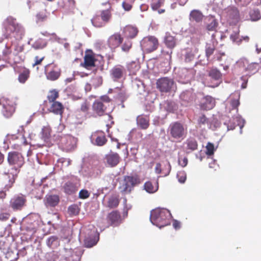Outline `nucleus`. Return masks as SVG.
I'll use <instances>...</instances> for the list:
<instances>
[{"label": "nucleus", "instance_id": "bb28decb", "mask_svg": "<svg viewBox=\"0 0 261 261\" xmlns=\"http://www.w3.org/2000/svg\"><path fill=\"white\" fill-rule=\"evenodd\" d=\"M119 204V200L117 196L115 195L111 196L108 202V206L110 207L113 208L117 206Z\"/></svg>", "mask_w": 261, "mask_h": 261}, {"label": "nucleus", "instance_id": "0e129e2a", "mask_svg": "<svg viewBox=\"0 0 261 261\" xmlns=\"http://www.w3.org/2000/svg\"><path fill=\"white\" fill-rule=\"evenodd\" d=\"M14 180H15L14 178L13 177V181L11 182V184L8 187H7V186H6L5 189H6L7 190H8L9 189L12 187L13 183L14 182Z\"/></svg>", "mask_w": 261, "mask_h": 261}, {"label": "nucleus", "instance_id": "4d7b16f0", "mask_svg": "<svg viewBox=\"0 0 261 261\" xmlns=\"http://www.w3.org/2000/svg\"><path fill=\"white\" fill-rule=\"evenodd\" d=\"M81 109L83 111H86L88 109V106L86 103H84L81 107Z\"/></svg>", "mask_w": 261, "mask_h": 261}, {"label": "nucleus", "instance_id": "f257e3e1", "mask_svg": "<svg viewBox=\"0 0 261 261\" xmlns=\"http://www.w3.org/2000/svg\"><path fill=\"white\" fill-rule=\"evenodd\" d=\"M7 162L9 165L12 166V170L14 172H10L9 170L5 171V174L11 173L14 176V174L16 175L19 172L20 169L24 163V160L21 153L13 151L8 153Z\"/></svg>", "mask_w": 261, "mask_h": 261}, {"label": "nucleus", "instance_id": "37998d69", "mask_svg": "<svg viewBox=\"0 0 261 261\" xmlns=\"http://www.w3.org/2000/svg\"><path fill=\"white\" fill-rule=\"evenodd\" d=\"M132 43L129 41H126L122 46V49L124 51H127L130 48Z\"/></svg>", "mask_w": 261, "mask_h": 261}, {"label": "nucleus", "instance_id": "b1692460", "mask_svg": "<svg viewBox=\"0 0 261 261\" xmlns=\"http://www.w3.org/2000/svg\"><path fill=\"white\" fill-rule=\"evenodd\" d=\"M76 142L77 140L75 138L70 135L66 136V143L68 144V150H72L74 149L76 147Z\"/></svg>", "mask_w": 261, "mask_h": 261}, {"label": "nucleus", "instance_id": "8fccbe9b", "mask_svg": "<svg viewBox=\"0 0 261 261\" xmlns=\"http://www.w3.org/2000/svg\"><path fill=\"white\" fill-rule=\"evenodd\" d=\"M11 53V49L7 46H6L5 49L3 51V54L5 56H8Z\"/></svg>", "mask_w": 261, "mask_h": 261}, {"label": "nucleus", "instance_id": "9d476101", "mask_svg": "<svg viewBox=\"0 0 261 261\" xmlns=\"http://www.w3.org/2000/svg\"><path fill=\"white\" fill-rule=\"evenodd\" d=\"M185 128L182 125L176 122L170 126V134L175 139L182 138L185 135Z\"/></svg>", "mask_w": 261, "mask_h": 261}, {"label": "nucleus", "instance_id": "5701e85b", "mask_svg": "<svg viewBox=\"0 0 261 261\" xmlns=\"http://www.w3.org/2000/svg\"><path fill=\"white\" fill-rule=\"evenodd\" d=\"M124 32L126 36L133 38L137 35L138 31L135 27L127 26L124 28Z\"/></svg>", "mask_w": 261, "mask_h": 261}, {"label": "nucleus", "instance_id": "9b49d317", "mask_svg": "<svg viewBox=\"0 0 261 261\" xmlns=\"http://www.w3.org/2000/svg\"><path fill=\"white\" fill-rule=\"evenodd\" d=\"M44 106L49 112L56 114L62 115L63 112V106L61 102L58 101L53 102Z\"/></svg>", "mask_w": 261, "mask_h": 261}, {"label": "nucleus", "instance_id": "39448f33", "mask_svg": "<svg viewBox=\"0 0 261 261\" xmlns=\"http://www.w3.org/2000/svg\"><path fill=\"white\" fill-rule=\"evenodd\" d=\"M156 85L157 88L161 92H167L174 91L176 89L173 81L167 77L161 78L158 80Z\"/></svg>", "mask_w": 261, "mask_h": 261}, {"label": "nucleus", "instance_id": "864d4df0", "mask_svg": "<svg viewBox=\"0 0 261 261\" xmlns=\"http://www.w3.org/2000/svg\"><path fill=\"white\" fill-rule=\"evenodd\" d=\"M173 226L175 229H178L180 227V223L175 220L173 223Z\"/></svg>", "mask_w": 261, "mask_h": 261}, {"label": "nucleus", "instance_id": "a211bd4d", "mask_svg": "<svg viewBox=\"0 0 261 261\" xmlns=\"http://www.w3.org/2000/svg\"><path fill=\"white\" fill-rule=\"evenodd\" d=\"M107 163L111 166H116L119 161V157L117 153H110L106 156Z\"/></svg>", "mask_w": 261, "mask_h": 261}, {"label": "nucleus", "instance_id": "338daca9", "mask_svg": "<svg viewBox=\"0 0 261 261\" xmlns=\"http://www.w3.org/2000/svg\"><path fill=\"white\" fill-rule=\"evenodd\" d=\"M239 102L238 100H236L233 102V105L235 107H237L239 105Z\"/></svg>", "mask_w": 261, "mask_h": 261}, {"label": "nucleus", "instance_id": "bf43d9fd", "mask_svg": "<svg viewBox=\"0 0 261 261\" xmlns=\"http://www.w3.org/2000/svg\"><path fill=\"white\" fill-rule=\"evenodd\" d=\"M160 6V4H155V3H153L152 4V9L155 10H157L158 9V8H159Z\"/></svg>", "mask_w": 261, "mask_h": 261}, {"label": "nucleus", "instance_id": "c85d7f7f", "mask_svg": "<svg viewBox=\"0 0 261 261\" xmlns=\"http://www.w3.org/2000/svg\"><path fill=\"white\" fill-rule=\"evenodd\" d=\"M46 46V41L42 39H39L36 40L33 45V47L35 49H42Z\"/></svg>", "mask_w": 261, "mask_h": 261}, {"label": "nucleus", "instance_id": "58836bf2", "mask_svg": "<svg viewBox=\"0 0 261 261\" xmlns=\"http://www.w3.org/2000/svg\"><path fill=\"white\" fill-rule=\"evenodd\" d=\"M90 193L86 190H82L79 192V197L81 199H86L89 197Z\"/></svg>", "mask_w": 261, "mask_h": 261}, {"label": "nucleus", "instance_id": "2eb2a0df", "mask_svg": "<svg viewBox=\"0 0 261 261\" xmlns=\"http://www.w3.org/2000/svg\"><path fill=\"white\" fill-rule=\"evenodd\" d=\"M19 72L18 81L20 83L23 84L29 79L30 71L28 69L22 67L20 68Z\"/></svg>", "mask_w": 261, "mask_h": 261}, {"label": "nucleus", "instance_id": "e2e57ef3", "mask_svg": "<svg viewBox=\"0 0 261 261\" xmlns=\"http://www.w3.org/2000/svg\"><path fill=\"white\" fill-rule=\"evenodd\" d=\"M213 49L208 48L206 50V54H207V55H211L213 53Z\"/></svg>", "mask_w": 261, "mask_h": 261}, {"label": "nucleus", "instance_id": "603ef678", "mask_svg": "<svg viewBox=\"0 0 261 261\" xmlns=\"http://www.w3.org/2000/svg\"><path fill=\"white\" fill-rule=\"evenodd\" d=\"M199 123L204 124L206 122V118L204 116H201L199 119Z\"/></svg>", "mask_w": 261, "mask_h": 261}, {"label": "nucleus", "instance_id": "09e8293b", "mask_svg": "<svg viewBox=\"0 0 261 261\" xmlns=\"http://www.w3.org/2000/svg\"><path fill=\"white\" fill-rule=\"evenodd\" d=\"M68 261H79V257L76 254H72L71 257H68Z\"/></svg>", "mask_w": 261, "mask_h": 261}, {"label": "nucleus", "instance_id": "5fc2aeb1", "mask_svg": "<svg viewBox=\"0 0 261 261\" xmlns=\"http://www.w3.org/2000/svg\"><path fill=\"white\" fill-rule=\"evenodd\" d=\"M155 170L157 173H160L161 172V165L160 164H156Z\"/></svg>", "mask_w": 261, "mask_h": 261}, {"label": "nucleus", "instance_id": "a878e982", "mask_svg": "<svg viewBox=\"0 0 261 261\" xmlns=\"http://www.w3.org/2000/svg\"><path fill=\"white\" fill-rule=\"evenodd\" d=\"M93 110L98 115H101L104 112V108L102 103L100 101H95L93 106Z\"/></svg>", "mask_w": 261, "mask_h": 261}, {"label": "nucleus", "instance_id": "4468645a", "mask_svg": "<svg viewBox=\"0 0 261 261\" xmlns=\"http://www.w3.org/2000/svg\"><path fill=\"white\" fill-rule=\"evenodd\" d=\"M134 184V179L132 177H126L122 183L121 187V190L123 191L127 192L130 191L131 187Z\"/></svg>", "mask_w": 261, "mask_h": 261}, {"label": "nucleus", "instance_id": "ea45409f", "mask_svg": "<svg viewBox=\"0 0 261 261\" xmlns=\"http://www.w3.org/2000/svg\"><path fill=\"white\" fill-rule=\"evenodd\" d=\"M217 24L218 23L216 20L212 19L211 23L207 25V28L209 31H214L216 28Z\"/></svg>", "mask_w": 261, "mask_h": 261}, {"label": "nucleus", "instance_id": "4c0bfd02", "mask_svg": "<svg viewBox=\"0 0 261 261\" xmlns=\"http://www.w3.org/2000/svg\"><path fill=\"white\" fill-rule=\"evenodd\" d=\"M111 17V14L108 10L103 11L101 13V18L105 21H108Z\"/></svg>", "mask_w": 261, "mask_h": 261}, {"label": "nucleus", "instance_id": "79ce46f5", "mask_svg": "<svg viewBox=\"0 0 261 261\" xmlns=\"http://www.w3.org/2000/svg\"><path fill=\"white\" fill-rule=\"evenodd\" d=\"M178 180L181 183H184L186 179V174L184 172H179L177 174Z\"/></svg>", "mask_w": 261, "mask_h": 261}, {"label": "nucleus", "instance_id": "6e6d98bb", "mask_svg": "<svg viewBox=\"0 0 261 261\" xmlns=\"http://www.w3.org/2000/svg\"><path fill=\"white\" fill-rule=\"evenodd\" d=\"M6 196V191H0V199H4Z\"/></svg>", "mask_w": 261, "mask_h": 261}, {"label": "nucleus", "instance_id": "ddd939ff", "mask_svg": "<svg viewBox=\"0 0 261 261\" xmlns=\"http://www.w3.org/2000/svg\"><path fill=\"white\" fill-rule=\"evenodd\" d=\"M137 124L140 128L146 129L149 125V118L147 116H139L137 118Z\"/></svg>", "mask_w": 261, "mask_h": 261}, {"label": "nucleus", "instance_id": "7ed1b4c3", "mask_svg": "<svg viewBox=\"0 0 261 261\" xmlns=\"http://www.w3.org/2000/svg\"><path fill=\"white\" fill-rule=\"evenodd\" d=\"M0 105L2 106V113L6 118L11 117L14 113L16 109V101L13 98L3 96L0 98Z\"/></svg>", "mask_w": 261, "mask_h": 261}, {"label": "nucleus", "instance_id": "052dcab7", "mask_svg": "<svg viewBox=\"0 0 261 261\" xmlns=\"http://www.w3.org/2000/svg\"><path fill=\"white\" fill-rule=\"evenodd\" d=\"M4 158V155L0 151V165L3 163Z\"/></svg>", "mask_w": 261, "mask_h": 261}, {"label": "nucleus", "instance_id": "4be33fe9", "mask_svg": "<svg viewBox=\"0 0 261 261\" xmlns=\"http://www.w3.org/2000/svg\"><path fill=\"white\" fill-rule=\"evenodd\" d=\"M164 42L166 46L170 48H173L176 45V40L174 37L169 34H166Z\"/></svg>", "mask_w": 261, "mask_h": 261}, {"label": "nucleus", "instance_id": "393cba45", "mask_svg": "<svg viewBox=\"0 0 261 261\" xmlns=\"http://www.w3.org/2000/svg\"><path fill=\"white\" fill-rule=\"evenodd\" d=\"M46 244L49 247L54 249L59 245V242L57 237L51 236L48 239Z\"/></svg>", "mask_w": 261, "mask_h": 261}, {"label": "nucleus", "instance_id": "1a4fd4ad", "mask_svg": "<svg viewBox=\"0 0 261 261\" xmlns=\"http://www.w3.org/2000/svg\"><path fill=\"white\" fill-rule=\"evenodd\" d=\"M26 199L23 195H18L12 198L10 201V206L14 211L20 210L24 206Z\"/></svg>", "mask_w": 261, "mask_h": 261}, {"label": "nucleus", "instance_id": "20e7f679", "mask_svg": "<svg viewBox=\"0 0 261 261\" xmlns=\"http://www.w3.org/2000/svg\"><path fill=\"white\" fill-rule=\"evenodd\" d=\"M5 30L7 35H12L17 39H21L24 33L22 27L14 21L6 23Z\"/></svg>", "mask_w": 261, "mask_h": 261}, {"label": "nucleus", "instance_id": "2f4dec72", "mask_svg": "<svg viewBox=\"0 0 261 261\" xmlns=\"http://www.w3.org/2000/svg\"><path fill=\"white\" fill-rule=\"evenodd\" d=\"M68 211L70 215H76L79 213V208L77 205L73 204L68 207Z\"/></svg>", "mask_w": 261, "mask_h": 261}, {"label": "nucleus", "instance_id": "0eeeda50", "mask_svg": "<svg viewBox=\"0 0 261 261\" xmlns=\"http://www.w3.org/2000/svg\"><path fill=\"white\" fill-rule=\"evenodd\" d=\"M45 72L47 79L51 81L58 79L61 74L60 69L54 64H48L46 66Z\"/></svg>", "mask_w": 261, "mask_h": 261}, {"label": "nucleus", "instance_id": "f3484780", "mask_svg": "<svg viewBox=\"0 0 261 261\" xmlns=\"http://www.w3.org/2000/svg\"><path fill=\"white\" fill-rule=\"evenodd\" d=\"M59 92L56 90H50L47 94V100L44 101V106L56 101V100L59 97Z\"/></svg>", "mask_w": 261, "mask_h": 261}, {"label": "nucleus", "instance_id": "c756f323", "mask_svg": "<svg viewBox=\"0 0 261 261\" xmlns=\"http://www.w3.org/2000/svg\"><path fill=\"white\" fill-rule=\"evenodd\" d=\"M120 219L119 215L117 212H114L110 213L108 216V220L112 223L114 224L117 222Z\"/></svg>", "mask_w": 261, "mask_h": 261}, {"label": "nucleus", "instance_id": "69168bd1", "mask_svg": "<svg viewBox=\"0 0 261 261\" xmlns=\"http://www.w3.org/2000/svg\"><path fill=\"white\" fill-rule=\"evenodd\" d=\"M187 2V0H179V3L181 5H184Z\"/></svg>", "mask_w": 261, "mask_h": 261}, {"label": "nucleus", "instance_id": "6e6552de", "mask_svg": "<svg viewBox=\"0 0 261 261\" xmlns=\"http://www.w3.org/2000/svg\"><path fill=\"white\" fill-rule=\"evenodd\" d=\"M141 46L147 51L150 52L157 48L158 41L154 37H147L142 41Z\"/></svg>", "mask_w": 261, "mask_h": 261}, {"label": "nucleus", "instance_id": "680f3d73", "mask_svg": "<svg viewBox=\"0 0 261 261\" xmlns=\"http://www.w3.org/2000/svg\"><path fill=\"white\" fill-rule=\"evenodd\" d=\"M96 20V19L92 20V22L93 24L97 27H101L102 25V24H97Z\"/></svg>", "mask_w": 261, "mask_h": 261}, {"label": "nucleus", "instance_id": "7c9ffc66", "mask_svg": "<svg viewBox=\"0 0 261 261\" xmlns=\"http://www.w3.org/2000/svg\"><path fill=\"white\" fill-rule=\"evenodd\" d=\"M84 65L86 67H91L94 66V60L91 56L86 55L85 57Z\"/></svg>", "mask_w": 261, "mask_h": 261}, {"label": "nucleus", "instance_id": "774afa93", "mask_svg": "<svg viewBox=\"0 0 261 261\" xmlns=\"http://www.w3.org/2000/svg\"><path fill=\"white\" fill-rule=\"evenodd\" d=\"M90 86L89 85H87L85 88L86 91H89L90 90Z\"/></svg>", "mask_w": 261, "mask_h": 261}, {"label": "nucleus", "instance_id": "f8f14e48", "mask_svg": "<svg viewBox=\"0 0 261 261\" xmlns=\"http://www.w3.org/2000/svg\"><path fill=\"white\" fill-rule=\"evenodd\" d=\"M122 38L119 34H114L111 36L108 40L109 46L112 48L118 46L122 42Z\"/></svg>", "mask_w": 261, "mask_h": 261}, {"label": "nucleus", "instance_id": "de8ad7c7", "mask_svg": "<svg viewBox=\"0 0 261 261\" xmlns=\"http://www.w3.org/2000/svg\"><path fill=\"white\" fill-rule=\"evenodd\" d=\"M231 39L233 41L236 42L237 43H239L241 42V39H238V34L237 33H235L234 34H231L230 36Z\"/></svg>", "mask_w": 261, "mask_h": 261}, {"label": "nucleus", "instance_id": "cd10ccee", "mask_svg": "<svg viewBox=\"0 0 261 261\" xmlns=\"http://www.w3.org/2000/svg\"><path fill=\"white\" fill-rule=\"evenodd\" d=\"M98 240L97 237L92 238L86 237L85 239V245L87 247H91L97 243Z\"/></svg>", "mask_w": 261, "mask_h": 261}, {"label": "nucleus", "instance_id": "f03ea898", "mask_svg": "<svg viewBox=\"0 0 261 261\" xmlns=\"http://www.w3.org/2000/svg\"><path fill=\"white\" fill-rule=\"evenodd\" d=\"M171 214L166 209L157 208L151 212L150 221L153 225L161 228L170 223L166 220L171 217Z\"/></svg>", "mask_w": 261, "mask_h": 261}, {"label": "nucleus", "instance_id": "6ab92c4d", "mask_svg": "<svg viewBox=\"0 0 261 261\" xmlns=\"http://www.w3.org/2000/svg\"><path fill=\"white\" fill-rule=\"evenodd\" d=\"M159 186L158 182L156 181L153 184L150 181L145 182L144 185L145 190L149 193H153L156 192L158 190Z\"/></svg>", "mask_w": 261, "mask_h": 261}, {"label": "nucleus", "instance_id": "e433bc0d", "mask_svg": "<svg viewBox=\"0 0 261 261\" xmlns=\"http://www.w3.org/2000/svg\"><path fill=\"white\" fill-rule=\"evenodd\" d=\"M45 56H36L34 58V63L33 64V66L35 67V66L37 65H40L41 64V62L44 59Z\"/></svg>", "mask_w": 261, "mask_h": 261}, {"label": "nucleus", "instance_id": "49530a36", "mask_svg": "<svg viewBox=\"0 0 261 261\" xmlns=\"http://www.w3.org/2000/svg\"><path fill=\"white\" fill-rule=\"evenodd\" d=\"M178 163L182 167H185L188 163V160L186 158H181L179 159Z\"/></svg>", "mask_w": 261, "mask_h": 261}, {"label": "nucleus", "instance_id": "423d86ee", "mask_svg": "<svg viewBox=\"0 0 261 261\" xmlns=\"http://www.w3.org/2000/svg\"><path fill=\"white\" fill-rule=\"evenodd\" d=\"M60 201V198L58 195L49 193L45 196L43 203L46 208L53 210L59 204Z\"/></svg>", "mask_w": 261, "mask_h": 261}, {"label": "nucleus", "instance_id": "dca6fc26", "mask_svg": "<svg viewBox=\"0 0 261 261\" xmlns=\"http://www.w3.org/2000/svg\"><path fill=\"white\" fill-rule=\"evenodd\" d=\"M215 106V100L211 96H207L204 98L201 104V108L205 110H211Z\"/></svg>", "mask_w": 261, "mask_h": 261}, {"label": "nucleus", "instance_id": "473e14b6", "mask_svg": "<svg viewBox=\"0 0 261 261\" xmlns=\"http://www.w3.org/2000/svg\"><path fill=\"white\" fill-rule=\"evenodd\" d=\"M107 141L105 136L103 135L98 136L95 139L96 144L98 146L104 145Z\"/></svg>", "mask_w": 261, "mask_h": 261}, {"label": "nucleus", "instance_id": "3c124183", "mask_svg": "<svg viewBox=\"0 0 261 261\" xmlns=\"http://www.w3.org/2000/svg\"><path fill=\"white\" fill-rule=\"evenodd\" d=\"M122 6L123 8L126 11L130 10L132 8V6L129 4L126 3H123L122 4Z\"/></svg>", "mask_w": 261, "mask_h": 261}, {"label": "nucleus", "instance_id": "a19ab883", "mask_svg": "<svg viewBox=\"0 0 261 261\" xmlns=\"http://www.w3.org/2000/svg\"><path fill=\"white\" fill-rule=\"evenodd\" d=\"M206 154L208 155H212L214 153V147L213 144L208 143L206 147Z\"/></svg>", "mask_w": 261, "mask_h": 261}, {"label": "nucleus", "instance_id": "c9c22d12", "mask_svg": "<svg viewBox=\"0 0 261 261\" xmlns=\"http://www.w3.org/2000/svg\"><path fill=\"white\" fill-rule=\"evenodd\" d=\"M50 129L48 127H43L42 129V134L44 139H48L50 135Z\"/></svg>", "mask_w": 261, "mask_h": 261}, {"label": "nucleus", "instance_id": "c03bdc74", "mask_svg": "<svg viewBox=\"0 0 261 261\" xmlns=\"http://www.w3.org/2000/svg\"><path fill=\"white\" fill-rule=\"evenodd\" d=\"M10 216L9 213H2L0 214V220L6 221L8 220Z\"/></svg>", "mask_w": 261, "mask_h": 261}, {"label": "nucleus", "instance_id": "13d9d810", "mask_svg": "<svg viewBox=\"0 0 261 261\" xmlns=\"http://www.w3.org/2000/svg\"><path fill=\"white\" fill-rule=\"evenodd\" d=\"M15 49L17 50V52H21L23 50V47L22 46L17 45L15 46Z\"/></svg>", "mask_w": 261, "mask_h": 261}, {"label": "nucleus", "instance_id": "a18cd8bd", "mask_svg": "<svg viewBox=\"0 0 261 261\" xmlns=\"http://www.w3.org/2000/svg\"><path fill=\"white\" fill-rule=\"evenodd\" d=\"M76 190V187L74 185H71L68 186V189H66V193L71 194L75 192Z\"/></svg>", "mask_w": 261, "mask_h": 261}, {"label": "nucleus", "instance_id": "aec40b11", "mask_svg": "<svg viewBox=\"0 0 261 261\" xmlns=\"http://www.w3.org/2000/svg\"><path fill=\"white\" fill-rule=\"evenodd\" d=\"M203 15L199 10H194L192 11L190 14V19L191 20L200 22L202 20Z\"/></svg>", "mask_w": 261, "mask_h": 261}, {"label": "nucleus", "instance_id": "72a5a7b5", "mask_svg": "<svg viewBox=\"0 0 261 261\" xmlns=\"http://www.w3.org/2000/svg\"><path fill=\"white\" fill-rule=\"evenodd\" d=\"M251 19L252 21L258 20L260 17L259 12L257 10H254L250 12Z\"/></svg>", "mask_w": 261, "mask_h": 261}, {"label": "nucleus", "instance_id": "412c9836", "mask_svg": "<svg viewBox=\"0 0 261 261\" xmlns=\"http://www.w3.org/2000/svg\"><path fill=\"white\" fill-rule=\"evenodd\" d=\"M111 74L112 78L115 80L119 79L122 76L123 69L121 67H115L111 70Z\"/></svg>", "mask_w": 261, "mask_h": 261}, {"label": "nucleus", "instance_id": "f704fd0d", "mask_svg": "<svg viewBox=\"0 0 261 261\" xmlns=\"http://www.w3.org/2000/svg\"><path fill=\"white\" fill-rule=\"evenodd\" d=\"M210 76L212 78L218 80L220 78L221 74L220 72L217 69H212L210 72Z\"/></svg>", "mask_w": 261, "mask_h": 261}]
</instances>
